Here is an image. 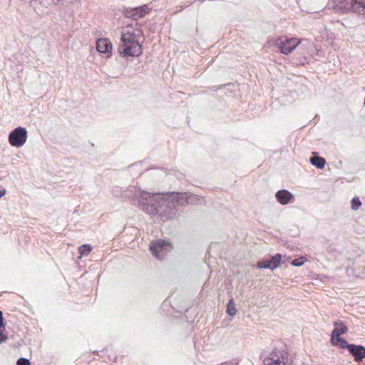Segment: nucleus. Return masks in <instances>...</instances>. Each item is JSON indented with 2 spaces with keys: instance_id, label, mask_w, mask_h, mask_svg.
Here are the masks:
<instances>
[{
  "instance_id": "obj_1",
  "label": "nucleus",
  "mask_w": 365,
  "mask_h": 365,
  "mask_svg": "<svg viewBox=\"0 0 365 365\" xmlns=\"http://www.w3.org/2000/svg\"><path fill=\"white\" fill-rule=\"evenodd\" d=\"M120 196L129 199L133 205L140 207L148 215L164 212H168L170 218L178 212V207L188 205L192 197L187 192H170L162 196L160 193H150L135 186L120 191Z\"/></svg>"
},
{
  "instance_id": "obj_2",
  "label": "nucleus",
  "mask_w": 365,
  "mask_h": 365,
  "mask_svg": "<svg viewBox=\"0 0 365 365\" xmlns=\"http://www.w3.org/2000/svg\"><path fill=\"white\" fill-rule=\"evenodd\" d=\"M133 32H122L120 43L118 46V52L120 56L124 58L138 57L143 53L142 46Z\"/></svg>"
},
{
  "instance_id": "obj_3",
  "label": "nucleus",
  "mask_w": 365,
  "mask_h": 365,
  "mask_svg": "<svg viewBox=\"0 0 365 365\" xmlns=\"http://www.w3.org/2000/svg\"><path fill=\"white\" fill-rule=\"evenodd\" d=\"M334 9L341 14L352 12L365 16V0H337Z\"/></svg>"
},
{
  "instance_id": "obj_4",
  "label": "nucleus",
  "mask_w": 365,
  "mask_h": 365,
  "mask_svg": "<svg viewBox=\"0 0 365 365\" xmlns=\"http://www.w3.org/2000/svg\"><path fill=\"white\" fill-rule=\"evenodd\" d=\"M272 42L279 50L280 53L284 55L291 53L299 44L297 38H288L286 36L273 38Z\"/></svg>"
},
{
  "instance_id": "obj_5",
  "label": "nucleus",
  "mask_w": 365,
  "mask_h": 365,
  "mask_svg": "<svg viewBox=\"0 0 365 365\" xmlns=\"http://www.w3.org/2000/svg\"><path fill=\"white\" fill-rule=\"evenodd\" d=\"M173 246L169 241L158 239L151 242L150 245V251L157 259L161 260L165 256L167 252L170 251Z\"/></svg>"
},
{
  "instance_id": "obj_6",
  "label": "nucleus",
  "mask_w": 365,
  "mask_h": 365,
  "mask_svg": "<svg viewBox=\"0 0 365 365\" xmlns=\"http://www.w3.org/2000/svg\"><path fill=\"white\" fill-rule=\"evenodd\" d=\"M28 132L24 127L19 126L9 134V142L13 147L20 148L24 145L27 139Z\"/></svg>"
},
{
  "instance_id": "obj_7",
  "label": "nucleus",
  "mask_w": 365,
  "mask_h": 365,
  "mask_svg": "<svg viewBox=\"0 0 365 365\" xmlns=\"http://www.w3.org/2000/svg\"><path fill=\"white\" fill-rule=\"evenodd\" d=\"M285 256H283L282 254L277 253L269 259L257 262L256 267L258 269H268L273 271L285 262V260L282 259Z\"/></svg>"
},
{
  "instance_id": "obj_8",
  "label": "nucleus",
  "mask_w": 365,
  "mask_h": 365,
  "mask_svg": "<svg viewBox=\"0 0 365 365\" xmlns=\"http://www.w3.org/2000/svg\"><path fill=\"white\" fill-rule=\"evenodd\" d=\"M148 11L149 8L146 5H143L138 7L125 9L123 13L126 18L138 20L145 16Z\"/></svg>"
},
{
  "instance_id": "obj_9",
  "label": "nucleus",
  "mask_w": 365,
  "mask_h": 365,
  "mask_svg": "<svg viewBox=\"0 0 365 365\" xmlns=\"http://www.w3.org/2000/svg\"><path fill=\"white\" fill-rule=\"evenodd\" d=\"M284 360V353L274 349L269 356L264 359L263 363L264 365H286L287 362Z\"/></svg>"
},
{
  "instance_id": "obj_10",
  "label": "nucleus",
  "mask_w": 365,
  "mask_h": 365,
  "mask_svg": "<svg viewBox=\"0 0 365 365\" xmlns=\"http://www.w3.org/2000/svg\"><path fill=\"white\" fill-rule=\"evenodd\" d=\"M348 351L353 356L356 362H361L365 359V347L362 345L351 344Z\"/></svg>"
},
{
  "instance_id": "obj_11",
  "label": "nucleus",
  "mask_w": 365,
  "mask_h": 365,
  "mask_svg": "<svg viewBox=\"0 0 365 365\" xmlns=\"http://www.w3.org/2000/svg\"><path fill=\"white\" fill-rule=\"evenodd\" d=\"M97 51L101 53L110 55L113 46L111 42L108 38H99L96 41Z\"/></svg>"
},
{
  "instance_id": "obj_12",
  "label": "nucleus",
  "mask_w": 365,
  "mask_h": 365,
  "mask_svg": "<svg viewBox=\"0 0 365 365\" xmlns=\"http://www.w3.org/2000/svg\"><path fill=\"white\" fill-rule=\"evenodd\" d=\"M275 197L277 200L283 205L291 202L294 198L293 194L287 190H280L277 191L275 194Z\"/></svg>"
},
{
  "instance_id": "obj_13",
  "label": "nucleus",
  "mask_w": 365,
  "mask_h": 365,
  "mask_svg": "<svg viewBox=\"0 0 365 365\" xmlns=\"http://www.w3.org/2000/svg\"><path fill=\"white\" fill-rule=\"evenodd\" d=\"M334 329L332 330L330 336H341V335L346 334L348 331V327L346 322L337 320L334 322Z\"/></svg>"
},
{
  "instance_id": "obj_14",
  "label": "nucleus",
  "mask_w": 365,
  "mask_h": 365,
  "mask_svg": "<svg viewBox=\"0 0 365 365\" xmlns=\"http://www.w3.org/2000/svg\"><path fill=\"white\" fill-rule=\"evenodd\" d=\"M331 344L334 346H339L341 349H346L348 351L351 346V344L341 336H330Z\"/></svg>"
},
{
  "instance_id": "obj_15",
  "label": "nucleus",
  "mask_w": 365,
  "mask_h": 365,
  "mask_svg": "<svg viewBox=\"0 0 365 365\" xmlns=\"http://www.w3.org/2000/svg\"><path fill=\"white\" fill-rule=\"evenodd\" d=\"M310 163L319 169L324 168L326 160L317 155V153L313 152V156L309 159Z\"/></svg>"
},
{
  "instance_id": "obj_16",
  "label": "nucleus",
  "mask_w": 365,
  "mask_h": 365,
  "mask_svg": "<svg viewBox=\"0 0 365 365\" xmlns=\"http://www.w3.org/2000/svg\"><path fill=\"white\" fill-rule=\"evenodd\" d=\"M226 312L230 316H235L237 313V309L235 308L234 299L232 298L229 300L227 304V309Z\"/></svg>"
},
{
  "instance_id": "obj_17",
  "label": "nucleus",
  "mask_w": 365,
  "mask_h": 365,
  "mask_svg": "<svg viewBox=\"0 0 365 365\" xmlns=\"http://www.w3.org/2000/svg\"><path fill=\"white\" fill-rule=\"evenodd\" d=\"M92 250V247L90 245L84 244L78 247V252L81 257L87 256Z\"/></svg>"
},
{
  "instance_id": "obj_18",
  "label": "nucleus",
  "mask_w": 365,
  "mask_h": 365,
  "mask_svg": "<svg viewBox=\"0 0 365 365\" xmlns=\"http://www.w3.org/2000/svg\"><path fill=\"white\" fill-rule=\"evenodd\" d=\"M351 209L357 210L361 205V202L358 197H354L351 200Z\"/></svg>"
},
{
  "instance_id": "obj_19",
  "label": "nucleus",
  "mask_w": 365,
  "mask_h": 365,
  "mask_svg": "<svg viewBox=\"0 0 365 365\" xmlns=\"http://www.w3.org/2000/svg\"><path fill=\"white\" fill-rule=\"evenodd\" d=\"M305 258L304 257H299V258H296L294 259H293L291 262L292 265L294 266V267H299V266H302V264H304V263L305 262Z\"/></svg>"
},
{
  "instance_id": "obj_20",
  "label": "nucleus",
  "mask_w": 365,
  "mask_h": 365,
  "mask_svg": "<svg viewBox=\"0 0 365 365\" xmlns=\"http://www.w3.org/2000/svg\"><path fill=\"white\" fill-rule=\"evenodd\" d=\"M6 330V327H0V344L3 342H5L8 337L6 334H4V331Z\"/></svg>"
},
{
  "instance_id": "obj_21",
  "label": "nucleus",
  "mask_w": 365,
  "mask_h": 365,
  "mask_svg": "<svg viewBox=\"0 0 365 365\" xmlns=\"http://www.w3.org/2000/svg\"><path fill=\"white\" fill-rule=\"evenodd\" d=\"M16 365H31V363L28 359L21 357L17 360Z\"/></svg>"
},
{
  "instance_id": "obj_22",
  "label": "nucleus",
  "mask_w": 365,
  "mask_h": 365,
  "mask_svg": "<svg viewBox=\"0 0 365 365\" xmlns=\"http://www.w3.org/2000/svg\"><path fill=\"white\" fill-rule=\"evenodd\" d=\"M327 252H329V253H339V252H337L334 247L332 245H329L327 247Z\"/></svg>"
},
{
  "instance_id": "obj_23",
  "label": "nucleus",
  "mask_w": 365,
  "mask_h": 365,
  "mask_svg": "<svg viewBox=\"0 0 365 365\" xmlns=\"http://www.w3.org/2000/svg\"><path fill=\"white\" fill-rule=\"evenodd\" d=\"M6 327V324L4 322L3 312L0 310V327Z\"/></svg>"
},
{
  "instance_id": "obj_24",
  "label": "nucleus",
  "mask_w": 365,
  "mask_h": 365,
  "mask_svg": "<svg viewBox=\"0 0 365 365\" xmlns=\"http://www.w3.org/2000/svg\"><path fill=\"white\" fill-rule=\"evenodd\" d=\"M52 1L56 5H58V4L63 5L64 4L65 0H52Z\"/></svg>"
},
{
  "instance_id": "obj_25",
  "label": "nucleus",
  "mask_w": 365,
  "mask_h": 365,
  "mask_svg": "<svg viewBox=\"0 0 365 365\" xmlns=\"http://www.w3.org/2000/svg\"><path fill=\"white\" fill-rule=\"evenodd\" d=\"M6 194V190L4 188H1L0 186V197H3Z\"/></svg>"
},
{
  "instance_id": "obj_26",
  "label": "nucleus",
  "mask_w": 365,
  "mask_h": 365,
  "mask_svg": "<svg viewBox=\"0 0 365 365\" xmlns=\"http://www.w3.org/2000/svg\"><path fill=\"white\" fill-rule=\"evenodd\" d=\"M228 362H225V364H222L221 365H227Z\"/></svg>"
}]
</instances>
